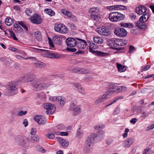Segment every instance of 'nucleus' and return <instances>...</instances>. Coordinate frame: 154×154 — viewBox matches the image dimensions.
Segmentation results:
<instances>
[{"mask_svg": "<svg viewBox=\"0 0 154 154\" xmlns=\"http://www.w3.org/2000/svg\"><path fill=\"white\" fill-rule=\"evenodd\" d=\"M54 30L57 32L62 33H66L67 29L66 26L63 24H56L54 28Z\"/></svg>", "mask_w": 154, "mask_h": 154, "instance_id": "0eeeda50", "label": "nucleus"}, {"mask_svg": "<svg viewBox=\"0 0 154 154\" xmlns=\"http://www.w3.org/2000/svg\"><path fill=\"white\" fill-rule=\"evenodd\" d=\"M97 137L96 134L92 133L87 138L84 145H86L90 147H93L94 144V141Z\"/></svg>", "mask_w": 154, "mask_h": 154, "instance_id": "f03ea898", "label": "nucleus"}, {"mask_svg": "<svg viewBox=\"0 0 154 154\" xmlns=\"http://www.w3.org/2000/svg\"><path fill=\"white\" fill-rule=\"evenodd\" d=\"M18 24L22 27L26 31L28 30L27 26L24 24V23L22 21H18Z\"/></svg>", "mask_w": 154, "mask_h": 154, "instance_id": "ea45409f", "label": "nucleus"}, {"mask_svg": "<svg viewBox=\"0 0 154 154\" xmlns=\"http://www.w3.org/2000/svg\"><path fill=\"white\" fill-rule=\"evenodd\" d=\"M116 10H126L127 8L123 5H116Z\"/></svg>", "mask_w": 154, "mask_h": 154, "instance_id": "a19ab883", "label": "nucleus"}, {"mask_svg": "<svg viewBox=\"0 0 154 154\" xmlns=\"http://www.w3.org/2000/svg\"><path fill=\"white\" fill-rule=\"evenodd\" d=\"M120 108L119 107H117L116 109L114 111V115H117L120 112Z\"/></svg>", "mask_w": 154, "mask_h": 154, "instance_id": "5fc2aeb1", "label": "nucleus"}, {"mask_svg": "<svg viewBox=\"0 0 154 154\" xmlns=\"http://www.w3.org/2000/svg\"><path fill=\"white\" fill-rule=\"evenodd\" d=\"M92 15V16H94V19L95 20H99V19H101L100 16L97 15H95L94 14H93Z\"/></svg>", "mask_w": 154, "mask_h": 154, "instance_id": "0e129e2a", "label": "nucleus"}, {"mask_svg": "<svg viewBox=\"0 0 154 154\" xmlns=\"http://www.w3.org/2000/svg\"><path fill=\"white\" fill-rule=\"evenodd\" d=\"M66 50L69 52H74L77 51V49L75 48L69 47V48L67 47Z\"/></svg>", "mask_w": 154, "mask_h": 154, "instance_id": "a18cd8bd", "label": "nucleus"}, {"mask_svg": "<svg viewBox=\"0 0 154 154\" xmlns=\"http://www.w3.org/2000/svg\"><path fill=\"white\" fill-rule=\"evenodd\" d=\"M83 133V131L80 130V128H79L77 131V134L79 136H81Z\"/></svg>", "mask_w": 154, "mask_h": 154, "instance_id": "680f3d73", "label": "nucleus"}, {"mask_svg": "<svg viewBox=\"0 0 154 154\" xmlns=\"http://www.w3.org/2000/svg\"><path fill=\"white\" fill-rule=\"evenodd\" d=\"M154 128V124H152L151 125L149 126L146 129L147 131H149L150 130H151Z\"/></svg>", "mask_w": 154, "mask_h": 154, "instance_id": "774afa93", "label": "nucleus"}, {"mask_svg": "<svg viewBox=\"0 0 154 154\" xmlns=\"http://www.w3.org/2000/svg\"><path fill=\"white\" fill-rule=\"evenodd\" d=\"M46 136L50 139H53L54 137V134L50 133H48L46 135Z\"/></svg>", "mask_w": 154, "mask_h": 154, "instance_id": "4d7b16f0", "label": "nucleus"}, {"mask_svg": "<svg viewBox=\"0 0 154 154\" xmlns=\"http://www.w3.org/2000/svg\"><path fill=\"white\" fill-rule=\"evenodd\" d=\"M17 82H11L8 85V91L11 94L14 95L18 93Z\"/></svg>", "mask_w": 154, "mask_h": 154, "instance_id": "423d86ee", "label": "nucleus"}, {"mask_svg": "<svg viewBox=\"0 0 154 154\" xmlns=\"http://www.w3.org/2000/svg\"><path fill=\"white\" fill-rule=\"evenodd\" d=\"M65 100L64 98H63L62 100L60 101V104L61 106H63L64 105L65 103Z\"/></svg>", "mask_w": 154, "mask_h": 154, "instance_id": "338daca9", "label": "nucleus"}, {"mask_svg": "<svg viewBox=\"0 0 154 154\" xmlns=\"http://www.w3.org/2000/svg\"><path fill=\"white\" fill-rule=\"evenodd\" d=\"M36 66L40 68H43L45 66V64L40 61H37L35 63Z\"/></svg>", "mask_w": 154, "mask_h": 154, "instance_id": "e433bc0d", "label": "nucleus"}, {"mask_svg": "<svg viewBox=\"0 0 154 154\" xmlns=\"http://www.w3.org/2000/svg\"><path fill=\"white\" fill-rule=\"evenodd\" d=\"M137 120V119L136 118H133L130 120V122L135 124Z\"/></svg>", "mask_w": 154, "mask_h": 154, "instance_id": "e2e57ef3", "label": "nucleus"}, {"mask_svg": "<svg viewBox=\"0 0 154 154\" xmlns=\"http://www.w3.org/2000/svg\"><path fill=\"white\" fill-rule=\"evenodd\" d=\"M26 76L28 82H33L35 79V76L34 74H30L26 75Z\"/></svg>", "mask_w": 154, "mask_h": 154, "instance_id": "c756f323", "label": "nucleus"}, {"mask_svg": "<svg viewBox=\"0 0 154 154\" xmlns=\"http://www.w3.org/2000/svg\"><path fill=\"white\" fill-rule=\"evenodd\" d=\"M89 11L90 13L94 14L95 13H98L99 11L97 8H90Z\"/></svg>", "mask_w": 154, "mask_h": 154, "instance_id": "4c0bfd02", "label": "nucleus"}, {"mask_svg": "<svg viewBox=\"0 0 154 154\" xmlns=\"http://www.w3.org/2000/svg\"><path fill=\"white\" fill-rule=\"evenodd\" d=\"M15 140L17 143L21 145H23L26 143L24 139L21 136L15 137Z\"/></svg>", "mask_w": 154, "mask_h": 154, "instance_id": "412c9836", "label": "nucleus"}, {"mask_svg": "<svg viewBox=\"0 0 154 154\" xmlns=\"http://www.w3.org/2000/svg\"><path fill=\"white\" fill-rule=\"evenodd\" d=\"M77 41L75 39L72 38H69L66 40V43L67 46L70 47H73L76 45Z\"/></svg>", "mask_w": 154, "mask_h": 154, "instance_id": "f8f14e48", "label": "nucleus"}, {"mask_svg": "<svg viewBox=\"0 0 154 154\" xmlns=\"http://www.w3.org/2000/svg\"><path fill=\"white\" fill-rule=\"evenodd\" d=\"M54 42L58 45H61L62 44V38L57 35H55L53 37Z\"/></svg>", "mask_w": 154, "mask_h": 154, "instance_id": "a211bd4d", "label": "nucleus"}, {"mask_svg": "<svg viewBox=\"0 0 154 154\" xmlns=\"http://www.w3.org/2000/svg\"><path fill=\"white\" fill-rule=\"evenodd\" d=\"M93 54H95L97 56L101 57L105 56L107 55V54L98 51H96Z\"/></svg>", "mask_w": 154, "mask_h": 154, "instance_id": "7c9ffc66", "label": "nucleus"}, {"mask_svg": "<svg viewBox=\"0 0 154 154\" xmlns=\"http://www.w3.org/2000/svg\"><path fill=\"white\" fill-rule=\"evenodd\" d=\"M73 72L78 73L79 74H86L89 72L88 70L84 69L83 68L77 69L75 70H73Z\"/></svg>", "mask_w": 154, "mask_h": 154, "instance_id": "5701e85b", "label": "nucleus"}, {"mask_svg": "<svg viewBox=\"0 0 154 154\" xmlns=\"http://www.w3.org/2000/svg\"><path fill=\"white\" fill-rule=\"evenodd\" d=\"M123 98H124V97L123 96H118L117 97L114 98L111 101V103L110 104H109L107 105L106 106V107H107L110 106L111 105H112L113 103H115L116 102V101H117V100H119L123 99Z\"/></svg>", "mask_w": 154, "mask_h": 154, "instance_id": "cd10ccee", "label": "nucleus"}, {"mask_svg": "<svg viewBox=\"0 0 154 154\" xmlns=\"http://www.w3.org/2000/svg\"><path fill=\"white\" fill-rule=\"evenodd\" d=\"M134 141V139L132 138H128L124 141V146L125 147H130Z\"/></svg>", "mask_w": 154, "mask_h": 154, "instance_id": "f3484780", "label": "nucleus"}, {"mask_svg": "<svg viewBox=\"0 0 154 154\" xmlns=\"http://www.w3.org/2000/svg\"><path fill=\"white\" fill-rule=\"evenodd\" d=\"M51 85V84L49 82L42 83L41 84L40 89H41V90H43L49 87Z\"/></svg>", "mask_w": 154, "mask_h": 154, "instance_id": "473e14b6", "label": "nucleus"}, {"mask_svg": "<svg viewBox=\"0 0 154 154\" xmlns=\"http://www.w3.org/2000/svg\"><path fill=\"white\" fill-rule=\"evenodd\" d=\"M35 38L38 41H40L42 40L41 33L40 32L38 31L35 32Z\"/></svg>", "mask_w": 154, "mask_h": 154, "instance_id": "f704fd0d", "label": "nucleus"}, {"mask_svg": "<svg viewBox=\"0 0 154 154\" xmlns=\"http://www.w3.org/2000/svg\"><path fill=\"white\" fill-rule=\"evenodd\" d=\"M34 119L39 125L44 124L46 122V118L44 116L40 115L35 116L34 117Z\"/></svg>", "mask_w": 154, "mask_h": 154, "instance_id": "9b49d317", "label": "nucleus"}, {"mask_svg": "<svg viewBox=\"0 0 154 154\" xmlns=\"http://www.w3.org/2000/svg\"><path fill=\"white\" fill-rule=\"evenodd\" d=\"M121 26L125 28L128 27L129 28H131L133 27V25L131 23H125L120 24Z\"/></svg>", "mask_w": 154, "mask_h": 154, "instance_id": "2f4dec72", "label": "nucleus"}, {"mask_svg": "<svg viewBox=\"0 0 154 154\" xmlns=\"http://www.w3.org/2000/svg\"><path fill=\"white\" fill-rule=\"evenodd\" d=\"M74 86L76 88H77L79 90L80 88V87H81V86L79 85V84L78 83H74L73 84Z\"/></svg>", "mask_w": 154, "mask_h": 154, "instance_id": "69168bd1", "label": "nucleus"}, {"mask_svg": "<svg viewBox=\"0 0 154 154\" xmlns=\"http://www.w3.org/2000/svg\"><path fill=\"white\" fill-rule=\"evenodd\" d=\"M117 89L119 91H125L126 89V88L124 86H121L118 87L117 88Z\"/></svg>", "mask_w": 154, "mask_h": 154, "instance_id": "6e6d98bb", "label": "nucleus"}, {"mask_svg": "<svg viewBox=\"0 0 154 154\" xmlns=\"http://www.w3.org/2000/svg\"><path fill=\"white\" fill-rule=\"evenodd\" d=\"M26 14L28 16H30V14L32 13V11L29 8H27L25 11Z\"/></svg>", "mask_w": 154, "mask_h": 154, "instance_id": "8fccbe9b", "label": "nucleus"}, {"mask_svg": "<svg viewBox=\"0 0 154 154\" xmlns=\"http://www.w3.org/2000/svg\"><path fill=\"white\" fill-rule=\"evenodd\" d=\"M12 20L11 18H7L5 20L6 24L8 26H10L12 25Z\"/></svg>", "mask_w": 154, "mask_h": 154, "instance_id": "58836bf2", "label": "nucleus"}, {"mask_svg": "<svg viewBox=\"0 0 154 154\" xmlns=\"http://www.w3.org/2000/svg\"><path fill=\"white\" fill-rule=\"evenodd\" d=\"M36 129L35 128H32L31 129L30 133L31 135H33L36 134Z\"/></svg>", "mask_w": 154, "mask_h": 154, "instance_id": "052dcab7", "label": "nucleus"}, {"mask_svg": "<svg viewBox=\"0 0 154 154\" xmlns=\"http://www.w3.org/2000/svg\"><path fill=\"white\" fill-rule=\"evenodd\" d=\"M116 47H117V46H124L126 45L128 41L126 40H123L122 39H116Z\"/></svg>", "mask_w": 154, "mask_h": 154, "instance_id": "6ab92c4d", "label": "nucleus"}, {"mask_svg": "<svg viewBox=\"0 0 154 154\" xmlns=\"http://www.w3.org/2000/svg\"><path fill=\"white\" fill-rule=\"evenodd\" d=\"M114 49L118 51H121V52H123L125 50L124 47H116Z\"/></svg>", "mask_w": 154, "mask_h": 154, "instance_id": "13d9d810", "label": "nucleus"}, {"mask_svg": "<svg viewBox=\"0 0 154 154\" xmlns=\"http://www.w3.org/2000/svg\"><path fill=\"white\" fill-rule=\"evenodd\" d=\"M69 110L73 112L74 115H76L81 112V109L79 106L77 105V101L74 100L70 105Z\"/></svg>", "mask_w": 154, "mask_h": 154, "instance_id": "7ed1b4c3", "label": "nucleus"}, {"mask_svg": "<svg viewBox=\"0 0 154 154\" xmlns=\"http://www.w3.org/2000/svg\"><path fill=\"white\" fill-rule=\"evenodd\" d=\"M27 113V112L26 111H21L17 113V115L19 116H21L26 115Z\"/></svg>", "mask_w": 154, "mask_h": 154, "instance_id": "603ef678", "label": "nucleus"}, {"mask_svg": "<svg viewBox=\"0 0 154 154\" xmlns=\"http://www.w3.org/2000/svg\"><path fill=\"white\" fill-rule=\"evenodd\" d=\"M58 139L59 142L63 147H66L69 145V142L66 140L59 137H58Z\"/></svg>", "mask_w": 154, "mask_h": 154, "instance_id": "4be33fe9", "label": "nucleus"}, {"mask_svg": "<svg viewBox=\"0 0 154 154\" xmlns=\"http://www.w3.org/2000/svg\"><path fill=\"white\" fill-rule=\"evenodd\" d=\"M88 42L89 44V51L93 53L96 51L94 50L97 49V45L95 44L93 42Z\"/></svg>", "mask_w": 154, "mask_h": 154, "instance_id": "aec40b11", "label": "nucleus"}, {"mask_svg": "<svg viewBox=\"0 0 154 154\" xmlns=\"http://www.w3.org/2000/svg\"><path fill=\"white\" fill-rule=\"evenodd\" d=\"M44 11L51 16H53L55 14L54 11L50 9H45L44 10Z\"/></svg>", "mask_w": 154, "mask_h": 154, "instance_id": "c9c22d12", "label": "nucleus"}, {"mask_svg": "<svg viewBox=\"0 0 154 154\" xmlns=\"http://www.w3.org/2000/svg\"><path fill=\"white\" fill-rule=\"evenodd\" d=\"M31 22L33 23L39 24L42 21V20L38 14H34L29 18Z\"/></svg>", "mask_w": 154, "mask_h": 154, "instance_id": "6e6552de", "label": "nucleus"}, {"mask_svg": "<svg viewBox=\"0 0 154 154\" xmlns=\"http://www.w3.org/2000/svg\"><path fill=\"white\" fill-rule=\"evenodd\" d=\"M114 33L116 35L120 37H125L127 34V32L124 28L119 27L114 29Z\"/></svg>", "mask_w": 154, "mask_h": 154, "instance_id": "39448f33", "label": "nucleus"}, {"mask_svg": "<svg viewBox=\"0 0 154 154\" xmlns=\"http://www.w3.org/2000/svg\"><path fill=\"white\" fill-rule=\"evenodd\" d=\"M144 6H143L136 7L135 9V11L139 15L142 14L144 13V11L143 12V10H144Z\"/></svg>", "mask_w": 154, "mask_h": 154, "instance_id": "b1692460", "label": "nucleus"}, {"mask_svg": "<svg viewBox=\"0 0 154 154\" xmlns=\"http://www.w3.org/2000/svg\"><path fill=\"white\" fill-rule=\"evenodd\" d=\"M99 98L103 102L108 97L106 96V95L104 94L101 97H100Z\"/></svg>", "mask_w": 154, "mask_h": 154, "instance_id": "bf43d9fd", "label": "nucleus"}, {"mask_svg": "<svg viewBox=\"0 0 154 154\" xmlns=\"http://www.w3.org/2000/svg\"><path fill=\"white\" fill-rule=\"evenodd\" d=\"M116 39L110 40L108 41L110 47L114 49L116 48Z\"/></svg>", "mask_w": 154, "mask_h": 154, "instance_id": "72a5a7b5", "label": "nucleus"}, {"mask_svg": "<svg viewBox=\"0 0 154 154\" xmlns=\"http://www.w3.org/2000/svg\"><path fill=\"white\" fill-rule=\"evenodd\" d=\"M144 14H143L140 17L139 20L136 23V25L140 29H143L144 28V22L143 18H144Z\"/></svg>", "mask_w": 154, "mask_h": 154, "instance_id": "dca6fc26", "label": "nucleus"}, {"mask_svg": "<svg viewBox=\"0 0 154 154\" xmlns=\"http://www.w3.org/2000/svg\"><path fill=\"white\" fill-rule=\"evenodd\" d=\"M9 32L10 35L13 38L14 40L15 41H17L18 40V38L16 37L15 33L13 31L9 30Z\"/></svg>", "mask_w": 154, "mask_h": 154, "instance_id": "79ce46f5", "label": "nucleus"}, {"mask_svg": "<svg viewBox=\"0 0 154 154\" xmlns=\"http://www.w3.org/2000/svg\"><path fill=\"white\" fill-rule=\"evenodd\" d=\"M32 139L34 142H38L39 140V137L37 135H35L32 137Z\"/></svg>", "mask_w": 154, "mask_h": 154, "instance_id": "de8ad7c7", "label": "nucleus"}, {"mask_svg": "<svg viewBox=\"0 0 154 154\" xmlns=\"http://www.w3.org/2000/svg\"><path fill=\"white\" fill-rule=\"evenodd\" d=\"M116 5L108 6L106 7V9L110 11L116 10Z\"/></svg>", "mask_w": 154, "mask_h": 154, "instance_id": "37998d69", "label": "nucleus"}, {"mask_svg": "<svg viewBox=\"0 0 154 154\" xmlns=\"http://www.w3.org/2000/svg\"><path fill=\"white\" fill-rule=\"evenodd\" d=\"M41 51H43L45 55L48 57L52 58H59L60 57V55L55 53L50 52L49 51L42 49H38Z\"/></svg>", "mask_w": 154, "mask_h": 154, "instance_id": "9d476101", "label": "nucleus"}, {"mask_svg": "<svg viewBox=\"0 0 154 154\" xmlns=\"http://www.w3.org/2000/svg\"><path fill=\"white\" fill-rule=\"evenodd\" d=\"M92 148L93 147H90L86 145H84L83 149V151L85 153L88 154L91 151V150Z\"/></svg>", "mask_w": 154, "mask_h": 154, "instance_id": "c85d7f7f", "label": "nucleus"}, {"mask_svg": "<svg viewBox=\"0 0 154 154\" xmlns=\"http://www.w3.org/2000/svg\"><path fill=\"white\" fill-rule=\"evenodd\" d=\"M109 87L110 89H117L118 87L117 86L116 84L112 83L109 85Z\"/></svg>", "mask_w": 154, "mask_h": 154, "instance_id": "49530a36", "label": "nucleus"}, {"mask_svg": "<svg viewBox=\"0 0 154 154\" xmlns=\"http://www.w3.org/2000/svg\"><path fill=\"white\" fill-rule=\"evenodd\" d=\"M135 50L136 48L134 46L132 45H130L129 46V49L128 51V53H129L131 54Z\"/></svg>", "mask_w": 154, "mask_h": 154, "instance_id": "c03bdc74", "label": "nucleus"}, {"mask_svg": "<svg viewBox=\"0 0 154 154\" xmlns=\"http://www.w3.org/2000/svg\"><path fill=\"white\" fill-rule=\"evenodd\" d=\"M94 42L99 44H102L103 41V39L99 36H96L93 38Z\"/></svg>", "mask_w": 154, "mask_h": 154, "instance_id": "bb28decb", "label": "nucleus"}, {"mask_svg": "<svg viewBox=\"0 0 154 154\" xmlns=\"http://www.w3.org/2000/svg\"><path fill=\"white\" fill-rule=\"evenodd\" d=\"M104 127V125H99L95 126V129L99 131V132L98 133L97 137L98 138L100 139L101 138H102L104 136L103 134L104 133L103 131L101 130ZM97 135V134H96Z\"/></svg>", "mask_w": 154, "mask_h": 154, "instance_id": "4468645a", "label": "nucleus"}, {"mask_svg": "<svg viewBox=\"0 0 154 154\" xmlns=\"http://www.w3.org/2000/svg\"><path fill=\"white\" fill-rule=\"evenodd\" d=\"M76 39L78 40L76 44L78 48L81 49H85L87 45L86 42L85 40L80 38H76Z\"/></svg>", "mask_w": 154, "mask_h": 154, "instance_id": "ddd939ff", "label": "nucleus"}, {"mask_svg": "<svg viewBox=\"0 0 154 154\" xmlns=\"http://www.w3.org/2000/svg\"><path fill=\"white\" fill-rule=\"evenodd\" d=\"M41 81L38 79H35L33 82L31 83V85L34 88L37 89L38 90H41L40 87H41Z\"/></svg>", "mask_w": 154, "mask_h": 154, "instance_id": "2eb2a0df", "label": "nucleus"}, {"mask_svg": "<svg viewBox=\"0 0 154 154\" xmlns=\"http://www.w3.org/2000/svg\"><path fill=\"white\" fill-rule=\"evenodd\" d=\"M13 29L16 32H17L18 31L22 32L23 30V29L20 26L19 24H18L17 23H15L14 24Z\"/></svg>", "mask_w": 154, "mask_h": 154, "instance_id": "393cba45", "label": "nucleus"}, {"mask_svg": "<svg viewBox=\"0 0 154 154\" xmlns=\"http://www.w3.org/2000/svg\"><path fill=\"white\" fill-rule=\"evenodd\" d=\"M110 26H103L98 29V33L102 35L105 36L109 35L111 34Z\"/></svg>", "mask_w": 154, "mask_h": 154, "instance_id": "20e7f679", "label": "nucleus"}, {"mask_svg": "<svg viewBox=\"0 0 154 154\" xmlns=\"http://www.w3.org/2000/svg\"><path fill=\"white\" fill-rule=\"evenodd\" d=\"M117 66L118 70L120 72H124L126 69V66L122 65L121 64L118 63H117Z\"/></svg>", "mask_w": 154, "mask_h": 154, "instance_id": "a878e982", "label": "nucleus"}, {"mask_svg": "<svg viewBox=\"0 0 154 154\" xmlns=\"http://www.w3.org/2000/svg\"><path fill=\"white\" fill-rule=\"evenodd\" d=\"M44 108L47 110L46 112L47 114H53L55 110V105L51 103H46L44 105Z\"/></svg>", "mask_w": 154, "mask_h": 154, "instance_id": "1a4fd4ad", "label": "nucleus"}, {"mask_svg": "<svg viewBox=\"0 0 154 154\" xmlns=\"http://www.w3.org/2000/svg\"><path fill=\"white\" fill-rule=\"evenodd\" d=\"M57 128L60 130H62L65 129V127L63 124H60L57 126Z\"/></svg>", "mask_w": 154, "mask_h": 154, "instance_id": "09e8293b", "label": "nucleus"}, {"mask_svg": "<svg viewBox=\"0 0 154 154\" xmlns=\"http://www.w3.org/2000/svg\"><path fill=\"white\" fill-rule=\"evenodd\" d=\"M115 91L113 90L109 91H107L105 94L106 95L107 97V96H110L112 95Z\"/></svg>", "mask_w": 154, "mask_h": 154, "instance_id": "3c124183", "label": "nucleus"}, {"mask_svg": "<svg viewBox=\"0 0 154 154\" xmlns=\"http://www.w3.org/2000/svg\"><path fill=\"white\" fill-rule=\"evenodd\" d=\"M108 17L111 21L116 22L123 20L125 17V16L119 12H113L109 14Z\"/></svg>", "mask_w": 154, "mask_h": 154, "instance_id": "f257e3e1", "label": "nucleus"}, {"mask_svg": "<svg viewBox=\"0 0 154 154\" xmlns=\"http://www.w3.org/2000/svg\"><path fill=\"white\" fill-rule=\"evenodd\" d=\"M27 76L26 75L24 77H22L20 81L23 82H27Z\"/></svg>", "mask_w": 154, "mask_h": 154, "instance_id": "864d4df0", "label": "nucleus"}]
</instances>
